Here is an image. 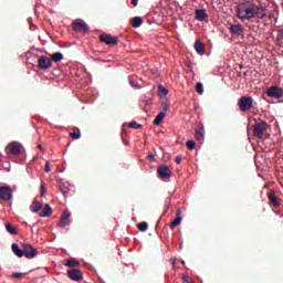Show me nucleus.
<instances>
[{
	"instance_id": "37998d69",
	"label": "nucleus",
	"mask_w": 283,
	"mask_h": 283,
	"mask_svg": "<svg viewBox=\"0 0 283 283\" xmlns=\"http://www.w3.org/2000/svg\"><path fill=\"white\" fill-rule=\"evenodd\" d=\"M129 83L134 88H138V82L130 81Z\"/></svg>"
},
{
	"instance_id": "4468645a",
	"label": "nucleus",
	"mask_w": 283,
	"mask_h": 283,
	"mask_svg": "<svg viewBox=\"0 0 283 283\" xmlns=\"http://www.w3.org/2000/svg\"><path fill=\"white\" fill-rule=\"evenodd\" d=\"M195 19L197 21H209V14L207 13L206 9H196Z\"/></svg>"
},
{
	"instance_id": "5fc2aeb1",
	"label": "nucleus",
	"mask_w": 283,
	"mask_h": 283,
	"mask_svg": "<svg viewBox=\"0 0 283 283\" xmlns=\"http://www.w3.org/2000/svg\"><path fill=\"white\" fill-rule=\"evenodd\" d=\"M124 145H128V143H127V142H125V143H124Z\"/></svg>"
},
{
	"instance_id": "20e7f679",
	"label": "nucleus",
	"mask_w": 283,
	"mask_h": 283,
	"mask_svg": "<svg viewBox=\"0 0 283 283\" xmlns=\"http://www.w3.org/2000/svg\"><path fill=\"white\" fill-rule=\"evenodd\" d=\"M24 249V258H27V260H34L35 255H39V250H36V248L32 247V244L30 243H25L23 245Z\"/></svg>"
},
{
	"instance_id": "603ef678",
	"label": "nucleus",
	"mask_w": 283,
	"mask_h": 283,
	"mask_svg": "<svg viewBox=\"0 0 283 283\" xmlns=\"http://www.w3.org/2000/svg\"><path fill=\"white\" fill-rule=\"evenodd\" d=\"M181 264H184V266H185V264H186V263H185V260H181Z\"/></svg>"
},
{
	"instance_id": "c85d7f7f",
	"label": "nucleus",
	"mask_w": 283,
	"mask_h": 283,
	"mask_svg": "<svg viewBox=\"0 0 283 283\" xmlns=\"http://www.w3.org/2000/svg\"><path fill=\"white\" fill-rule=\"evenodd\" d=\"M268 199L272 205L277 206V197L275 196V192L268 193Z\"/></svg>"
},
{
	"instance_id": "f704fd0d",
	"label": "nucleus",
	"mask_w": 283,
	"mask_h": 283,
	"mask_svg": "<svg viewBox=\"0 0 283 283\" xmlns=\"http://www.w3.org/2000/svg\"><path fill=\"white\" fill-rule=\"evenodd\" d=\"M186 146L188 147V149H190V151H193V149H196V142L193 140H188L186 143Z\"/></svg>"
},
{
	"instance_id": "e433bc0d",
	"label": "nucleus",
	"mask_w": 283,
	"mask_h": 283,
	"mask_svg": "<svg viewBox=\"0 0 283 283\" xmlns=\"http://www.w3.org/2000/svg\"><path fill=\"white\" fill-rule=\"evenodd\" d=\"M276 39H277V41H282V39H283V31L282 30L277 31Z\"/></svg>"
},
{
	"instance_id": "49530a36",
	"label": "nucleus",
	"mask_w": 283,
	"mask_h": 283,
	"mask_svg": "<svg viewBox=\"0 0 283 283\" xmlns=\"http://www.w3.org/2000/svg\"><path fill=\"white\" fill-rule=\"evenodd\" d=\"M170 262H171L174 269H176V259H170Z\"/></svg>"
},
{
	"instance_id": "a18cd8bd",
	"label": "nucleus",
	"mask_w": 283,
	"mask_h": 283,
	"mask_svg": "<svg viewBox=\"0 0 283 283\" xmlns=\"http://www.w3.org/2000/svg\"><path fill=\"white\" fill-rule=\"evenodd\" d=\"M182 280H184V283H187V282H189V276L182 275Z\"/></svg>"
},
{
	"instance_id": "9d476101",
	"label": "nucleus",
	"mask_w": 283,
	"mask_h": 283,
	"mask_svg": "<svg viewBox=\"0 0 283 283\" xmlns=\"http://www.w3.org/2000/svg\"><path fill=\"white\" fill-rule=\"evenodd\" d=\"M66 273L73 282H83V272L81 270L71 269Z\"/></svg>"
},
{
	"instance_id": "7c9ffc66",
	"label": "nucleus",
	"mask_w": 283,
	"mask_h": 283,
	"mask_svg": "<svg viewBox=\"0 0 283 283\" xmlns=\"http://www.w3.org/2000/svg\"><path fill=\"white\" fill-rule=\"evenodd\" d=\"M59 189L64 196H67L70 193V187L65 186L64 184H60Z\"/></svg>"
},
{
	"instance_id": "412c9836",
	"label": "nucleus",
	"mask_w": 283,
	"mask_h": 283,
	"mask_svg": "<svg viewBox=\"0 0 283 283\" xmlns=\"http://www.w3.org/2000/svg\"><path fill=\"white\" fill-rule=\"evenodd\" d=\"M65 266H70L71 269H74L75 266H81V262L74 258H71L65 261Z\"/></svg>"
},
{
	"instance_id": "b1692460",
	"label": "nucleus",
	"mask_w": 283,
	"mask_h": 283,
	"mask_svg": "<svg viewBox=\"0 0 283 283\" xmlns=\"http://www.w3.org/2000/svg\"><path fill=\"white\" fill-rule=\"evenodd\" d=\"M165 116H167V114L165 112H160L154 119V125L158 126L160 125V123H163V120L165 119Z\"/></svg>"
},
{
	"instance_id": "58836bf2",
	"label": "nucleus",
	"mask_w": 283,
	"mask_h": 283,
	"mask_svg": "<svg viewBox=\"0 0 283 283\" xmlns=\"http://www.w3.org/2000/svg\"><path fill=\"white\" fill-rule=\"evenodd\" d=\"M45 193H48V190L45 189L44 186H42V187H41V191H40L41 198H43V196H45Z\"/></svg>"
},
{
	"instance_id": "c756f323",
	"label": "nucleus",
	"mask_w": 283,
	"mask_h": 283,
	"mask_svg": "<svg viewBox=\"0 0 283 283\" xmlns=\"http://www.w3.org/2000/svg\"><path fill=\"white\" fill-rule=\"evenodd\" d=\"M138 231H142V233H145L147 229H149V224L147 222H140L137 224Z\"/></svg>"
},
{
	"instance_id": "c03bdc74",
	"label": "nucleus",
	"mask_w": 283,
	"mask_h": 283,
	"mask_svg": "<svg viewBox=\"0 0 283 283\" xmlns=\"http://www.w3.org/2000/svg\"><path fill=\"white\" fill-rule=\"evenodd\" d=\"M163 109H164V112H169V104H164L163 105Z\"/></svg>"
},
{
	"instance_id": "09e8293b",
	"label": "nucleus",
	"mask_w": 283,
	"mask_h": 283,
	"mask_svg": "<svg viewBox=\"0 0 283 283\" xmlns=\"http://www.w3.org/2000/svg\"><path fill=\"white\" fill-rule=\"evenodd\" d=\"M133 6H138V0H132Z\"/></svg>"
},
{
	"instance_id": "f3484780",
	"label": "nucleus",
	"mask_w": 283,
	"mask_h": 283,
	"mask_svg": "<svg viewBox=\"0 0 283 283\" xmlns=\"http://www.w3.org/2000/svg\"><path fill=\"white\" fill-rule=\"evenodd\" d=\"M195 138H197L199 143H202L205 140V125H201L200 128L195 130Z\"/></svg>"
},
{
	"instance_id": "4be33fe9",
	"label": "nucleus",
	"mask_w": 283,
	"mask_h": 283,
	"mask_svg": "<svg viewBox=\"0 0 283 283\" xmlns=\"http://www.w3.org/2000/svg\"><path fill=\"white\" fill-rule=\"evenodd\" d=\"M64 56L63 53L61 52H55L53 54H51V61H54V63H61V61H63Z\"/></svg>"
},
{
	"instance_id": "72a5a7b5",
	"label": "nucleus",
	"mask_w": 283,
	"mask_h": 283,
	"mask_svg": "<svg viewBox=\"0 0 283 283\" xmlns=\"http://www.w3.org/2000/svg\"><path fill=\"white\" fill-rule=\"evenodd\" d=\"M158 92L161 94V96H167V94H169V90L163 85L158 87Z\"/></svg>"
},
{
	"instance_id": "c9c22d12",
	"label": "nucleus",
	"mask_w": 283,
	"mask_h": 283,
	"mask_svg": "<svg viewBox=\"0 0 283 283\" xmlns=\"http://www.w3.org/2000/svg\"><path fill=\"white\" fill-rule=\"evenodd\" d=\"M164 207H165L166 211H169V207H171V198L170 197L166 198Z\"/></svg>"
},
{
	"instance_id": "aec40b11",
	"label": "nucleus",
	"mask_w": 283,
	"mask_h": 283,
	"mask_svg": "<svg viewBox=\"0 0 283 283\" xmlns=\"http://www.w3.org/2000/svg\"><path fill=\"white\" fill-rule=\"evenodd\" d=\"M139 106L143 107L144 112H149V107H151V99L145 97L140 102Z\"/></svg>"
},
{
	"instance_id": "f257e3e1",
	"label": "nucleus",
	"mask_w": 283,
	"mask_h": 283,
	"mask_svg": "<svg viewBox=\"0 0 283 283\" xmlns=\"http://www.w3.org/2000/svg\"><path fill=\"white\" fill-rule=\"evenodd\" d=\"M237 17L241 21H249L256 17V19H264L266 17V12L262 6L251 4L249 2L240 3L237 7Z\"/></svg>"
},
{
	"instance_id": "a19ab883",
	"label": "nucleus",
	"mask_w": 283,
	"mask_h": 283,
	"mask_svg": "<svg viewBox=\"0 0 283 283\" xmlns=\"http://www.w3.org/2000/svg\"><path fill=\"white\" fill-rule=\"evenodd\" d=\"M44 171H45L46 174H50V171H51V169H50V163H49V161L45 163Z\"/></svg>"
},
{
	"instance_id": "dca6fc26",
	"label": "nucleus",
	"mask_w": 283,
	"mask_h": 283,
	"mask_svg": "<svg viewBox=\"0 0 283 283\" xmlns=\"http://www.w3.org/2000/svg\"><path fill=\"white\" fill-rule=\"evenodd\" d=\"M205 43L200 42V40H196L195 42V50L199 56H205Z\"/></svg>"
},
{
	"instance_id": "393cba45",
	"label": "nucleus",
	"mask_w": 283,
	"mask_h": 283,
	"mask_svg": "<svg viewBox=\"0 0 283 283\" xmlns=\"http://www.w3.org/2000/svg\"><path fill=\"white\" fill-rule=\"evenodd\" d=\"M132 25L133 28H140V25H143V18L140 17L133 18Z\"/></svg>"
},
{
	"instance_id": "bb28decb",
	"label": "nucleus",
	"mask_w": 283,
	"mask_h": 283,
	"mask_svg": "<svg viewBox=\"0 0 283 283\" xmlns=\"http://www.w3.org/2000/svg\"><path fill=\"white\" fill-rule=\"evenodd\" d=\"M6 230L11 235H19V231H17V229H14V227H12V224H10V223H6Z\"/></svg>"
},
{
	"instance_id": "de8ad7c7",
	"label": "nucleus",
	"mask_w": 283,
	"mask_h": 283,
	"mask_svg": "<svg viewBox=\"0 0 283 283\" xmlns=\"http://www.w3.org/2000/svg\"><path fill=\"white\" fill-rule=\"evenodd\" d=\"M127 132L125 130V127L123 126V129H122V136H126Z\"/></svg>"
},
{
	"instance_id": "0eeeda50",
	"label": "nucleus",
	"mask_w": 283,
	"mask_h": 283,
	"mask_svg": "<svg viewBox=\"0 0 283 283\" xmlns=\"http://www.w3.org/2000/svg\"><path fill=\"white\" fill-rule=\"evenodd\" d=\"M38 67L40 70H50L52 67V60L45 55L38 57Z\"/></svg>"
},
{
	"instance_id": "a211bd4d",
	"label": "nucleus",
	"mask_w": 283,
	"mask_h": 283,
	"mask_svg": "<svg viewBox=\"0 0 283 283\" xmlns=\"http://www.w3.org/2000/svg\"><path fill=\"white\" fill-rule=\"evenodd\" d=\"M11 250L14 253V255H17V258H23L24 255V250L19 248V244L17 243H12L11 245Z\"/></svg>"
},
{
	"instance_id": "39448f33",
	"label": "nucleus",
	"mask_w": 283,
	"mask_h": 283,
	"mask_svg": "<svg viewBox=\"0 0 283 283\" xmlns=\"http://www.w3.org/2000/svg\"><path fill=\"white\" fill-rule=\"evenodd\" d=\"M6 153L8 156H20L21 155V144L11 143L6 147Z\"/></svg>"
},
{
	"instance_id": "f03ea898",
	"label": "nucleus",
	"mask_w": 283,
	"mask_h": 283,
	"mask_svg": "<svg viewBox=\"0 0 283 283\" xmlns=\"http://www.w3.org/2000/svg\"><path fill=\"white\" fill-rule=\"evenodd\" d=\"M239 109L241 112H249L253 107V97L251 96H241L238 102Z\"/></svg>"
},
{
	"instance_id": "ddd939ff",
	"label": "nucleus",
	"mask_w": 283,
	"mask_h": 283,
	"mask_svg": "<svg viewBox=\"0 0 283 283\" xmlns=\"http://www.w3.org/2000/svg\"><path fill=\"white\" fill-rule=\"evenodd\" d=\"M229 31L233 36H242V34H244V29L242 28V24H240V23L230 24Z\"/></svg>"
},
{
	"instance_id": "ea45409f",
	"label": "nucleus",
	"mask_w": 283,
	"mask_h": 283,
	"mask_svg": "<svg viewBox=\"0 0 283 283\" xmlns=\"http://www.w3.org/2000/svg\"><path fill=\"white\" fill-rule=\"evenodd\" d=\"M175 163H176L177 165H180V163H182V157H181L180 155L176 156Z\"/></svg>"
},
{
	"instance_id": "864d4df0",
	"label": "nucleus",
	"mask_w": 283,
	"mask_h": 283,
	"mask_svg": "<svg viewBox=\"0 0 283 283\" xmlns=\"http://www.w3.org/2000/svg\"><path fill=\"white\" fill-rule=\"evenodd\" d=\"M124 145H128V143H127V142H125V143H124Z\"/></svg>"
},
{
	"instance_id": "a878e982",
	"label": "nucleus",
	"mask_w": 283,
	"mask_h": 283,
	"mask_svg": "<svg viewBox=\"0 0 283 283\" xmlns=\"http://www.w3.org/2000/svg\"><path fill=\"white\" fill-rule=\"evenodd\" d=\"M123 127H132V129H140L143 125L138 124L137 122L124 123Z\"/></svg>"
},
{
	"instance_id": "6e6552de",
	"label": "nucleus",
	"mask_w": 283,
	"mask_h": 283,
	"mask_svg": "<svg viewBox=\"0 0 283 283\" xmlns=\"http://www.w3.org/2000/svg\"><path fill=\"white\" fill-rule=\"evenodd\" d=\"M266 95L270 96V98H282L283 91L279 86H271L268 88Z\"/></svg>"
},
{
	"instance_id": "f8f14e48",
	"label": "nucleus",
	"mask_w": 283,
	"mask_h": 283,
	"mask_svg": "<svg viewBox=\"0 0 283 283\" xmlns=\"http://www.w3.org/2000/svg\"><path fill=\"white\" fill-rule=\"evenodd\" d=\"M99 41L106 45H116V43H118V38H112V35L104 33L99 36Z\"/></svg>"
},
{
	"instance_id": "473e14b6",
	"label": "nucleus",
	"mask_w": 283,
	"mask_h": 283,
	"mask_svg": "<svg viewBox=\"0 0 283 283\" xmlns=\"http://www.w3.org/2000/svg\"><path fill=\"white\" fill-rule=\"evenodd\" d=\"M196 92H198V94H205V86L202 85V82L197 83Z\"/></svg>"
},
{
	"instance_id": "8fccbe9b",
	"label": "nucleus",
	"mask_w": 283,
	"mask_h": 283,
	"mask_svg": "<svg viewBox=\"0 0 283 283\" xmlns=\"http://www.w3.org/2000/svg\"><path fill=\"white\" fill-rule=\"evenodd\" d=\"M180 213H182V210L178 209V210H177V216L179 217Z\"/></svg>"
},
{
	"instance_id": "4c0bfd02",
	"label": "nucleus",
	"mask_w": 283,
	"mask_h": 283,
	"mask_svg": "<svg viewBox=\"0 0 283 283\" xmlns=\"http://www.w3.org/2000/svg\"><path fill=\"white\" fill-rule=\"evenodd\" d=\"M148 160H150L151 163H156V157H154L153 153H148Z\"/></svg>"
},
{
	"instance_id": "3c124183",
	"label": "nucleus",
	"mask_w": 283,
	"mask_h": 283,
	"mask_svg": "<svg viewBox=\"0 0 283 283\" xmlns=\"http://www.w3.org/2000/svg\"><path fill=\"white\" fill-rule=\"evenodd\" d=\"M179 249L182 250V243H179Z\"/></svg>"
},
{
	"instance_id": "79ce46f5",
	"label": "nucleus",
	"mask_w": 283,
	"mask_h": 283,
	"mask_svg": "<svg viewBox=\"0 0 283 283\" xmlns=\"http://www.w3.org/2000/svg\"><path fill=\"white\" fill-rule=\"evenodd\" d=\"M21 275H23V273H21V272H15V273H13V274L11 275V277H13V279H19V277H21Z\"/></svg>"
},
{
	"instance_id": "1a4fd4ad",
	"label": "nucleus",
	"mask_w": 283,
	"mask_h": 283,
	"mask_svg": "<svg viewBox=\"0 0 283 283\" xmlns=\"http://www.w3.org/2000/svg\"><path fill=\"white\" fill-rule=\"evenodd\" d=\"M71 216H72V213H70V211L65 210L60 217L57 227H60V229H65V227H70V217Z\"/></svg>"
},
{
	"instance_id": "2f4dec72",
	"label": "nucleus",
	"mask_w": 283,
	"mask_h": 283,
	"mask_svg": "<svg viewBox=\"0 0 283 283\" xmlns=\"http://www.w3.org/2000/svg\"><path fill=\"white\" fill-rule=\"evenodd\" d=\"M181 222H182V218L177 217L174 221H171L170 229H174L175 227H178V224H181Z\"/></svg>"
},
{
	"instance_id": "7ed1b4c3",
	"label": "nucleus",
	"mask_w": 283,
	"mask_h": 283,
	"mask_svg": "<svg viewBox=\"0 0 283 283\" xmlns=\"http://www.w3.org/2000/svg\"><path fill=\"white\" fill-rule=\"evenodd\" d=\"M253 129H254V136L256 138H264V132H266V122L264 120H255L254 125H253Z\"/></svg>"
},
{
	"instance_id": "cd10ccee",
	"label": "nucleus",
	"mask_w": 283,
	"mask_h": 283,
	"mask_svg": "<svg viewBox=\"0 0 283 283\" xmlns=\"http://www.w3.org/2000/svg\"><path fill=\"white\" fill-rule=\"evenodd\" d=\"M70 136L73 138V140H78V138H81V129L74 128Z\"/></svg>"
},
{
	"instance_id": "6ab92c4d",
	"label": "nucleus",
	"mask_w": 283,
	"mask_h": 283,
	"mask_svg": "<svg viewBox=\"0 0 283 283\" xmlns=\"http://www.w3.org/2000/svg\"><path fill=\"white\" fill-rule=\"evenodd\" d=\"M41 209H43V205L36 200H34L30 206V211H32V213H39Z\"/></svg>"
},
{
	"instance_id": "5701e85b",
	"label": "nucleus",
	"mask_w": 283,
	"mask_h": 283,
	"mask_svg": "<svg viewBox=\"0 0 283 283\" xmlns=\"http://www.w3.org/2000/svg\"><path fill=\"white\" fill-rule=\"evenodd\" d=\"M50 216H52V208L46 203L43 212L40 213V218H50Z\"/></svg>"
},
{
	"instance_id": "2eb2a0df",
	"label": "nucleus",
	"mask_w": 283,
	"mask_h": 283,
	"mask_svg": "<svg viewBox=\"0 0 283 283\" xmlns=\"http://www.w3.org/2000/svg\"><path fill=\"white\" fill-rule=\"evenodd\" d=\"M73 30L74 32H90V25H87L85 22H74L73 23Z\"/></svg>"
},
{
	"instance_id": "9b49d317",
	"label": "nucleus",
	"mask_w": 283,
	"mask_h": 283,
	"mask_svg": "<svg viewBox=\"0 0 283 283\" xmlns=\"http://www.w3.org/2000/svg\"><path fill=\"white\" fill-rule=\"evenodd\" d=\"M157 172L159 174V178H163V180H169V178H171V170L167 165L159 166L157 168Z\"/></svg>"
},
{
	"instance_id": "423d86ee",
	"label": "nucleus",
	"mask_w": 283,
	"mask_h": 283,
	"mask_svg": "<svg viewBox=\"0 0 283 283\" xmlns=\"http://www.w3.org/2000/svg\"><path fill=\"white\" fill-rule=\"evenodd\" d=\"M0 198L6 202L12 200V188L8 185L0 187Z\"/></svg>"
}]
</instances>
